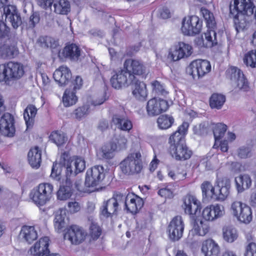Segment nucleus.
Masks as SVG:
<instances>
[{
  "label": "nucleus",
  "instance_id": "nucleus-7",
  "mask_svg": "<svg viewBox=\"0 0 256 256\" xmlns=\"http://www.w3.org/2000/svg\"><path fill=\"white\" fill-rule=\"evenodd\" d=\"M123 200V194L114 192L112 197L104 202L100 208L101 215L105 218H112L113 216L117 215L120 205L122 204Z\"/></svg>",
  "mask_w": 256,
  "mask_h": 256
},
{
  "label": "nucleus",
  "instance_id": "nucleus-35",
  "mask_svg": "<svg viewBox=\"0 0 256 256\" xmlns=\"http://www.w3.org/2000/svg\"><path fill=\"white\" fill-rule=\"evenodd\" d=\"M52 4L53 11L57 14L66 15L70 11V4L68 0H54Z\"/></svg>",
  "mask_w": 256,
  "mask_h": 256
},
{
  "label": "nucleus",
  "instance_id": "nucleus-11",
  "mask_svg": "<svg viewBox=\"0 0 256 256\" xmlns=\"http://www.w3.org/2000/svg\"><path fill=\"white\" fill-rule=\"evenodd\" d=\"M106 176V172L102 166H95L88 168L86 172L85 184L88 187L96 186L103 183Z\"/></svg>",
  "mask_w": 256,
  "mask_h": 256
},
{
  "label": "nucleus",
  "instance_id": "nucleus-10",
  "mask_svg": "<svg viewBox=\"0 0 256 256\" xmlns=\"http://www.w3.org/2000/svg\"><path fill=\"white\" fill-rule=\"evenodd\" d=\"M226 76L231 80L236 88L244 92L249 90V83L240 69L231 66L226 70Z\"/></svg>",
  "mask_w": 256,
  "mask_h": 256
},
{
  "label": "nucleus",
  "instance_id": "nucleus-36",
  "mask_svg": "<svg viewBox=\"0 0 256 256\" xmlns=\"http://www.w3.org/2000/svg\"><path fill=\"white\" fill-rule=\"evenodd\" d=\"M50 140L58 147L63 146L65 144L68 140L66 134L58 130L52 132L50 136Z\"/></svg>",
  "mask_w": 256,
  "mask_h": 256
},
{
  "label": "nucleus",
  "instance_id": "nucleus-46",
  "mask_svg": "<svg viewBox=\"0 0 256 256\" xmlns=\"http://www.w3.org/2000/svg\"><path fill=\"white\" fill-rule=\"evenodd\" d=\"M226 101V97L222 94H213L210 98V106L212 108L220 109Z\"/></svg>",
  "mask_w": 256,
  "mask_h": 256
},
{
  "label": "nucleus",
  "instance_id": "nucleus-38",
  "mask_svg": "<svg viewBox=\"0 0 256 256\" xmlns=\"http://www.w3.org/2000/svg\"><path fill=\"white\" fill-rule=\"evenodd\" d=\"M214 28H208L204 34L206 48H212L218 45L216 32Z\"/></svg>",
  "mask_w": 256,
  "mask_h": 256
},
{
  "label": "nucleus",
  "instance_id": "nucleus-26",
  "mask_svg": "<svg viewBox=\"0 0 256 256\" xmlns=\"http://www.w3.org/2000/svg\"><path fill=\"white\" fill-rule=\"evenodd\" d=\"M192 72H196L198 78L202 77L211 70V64L206 60L198 59L190 64Z\"/></svg>",
  "mask_w": 256,
  "mask_h": 256
},
{
  "label": "nucleus",
  "instance_id": "nucleus-27",
  "mask_svg": "<svg viewBox=\"0 0 256 256\" xmlns=\"http://www.w3.org/2000/svg\"><path fill=\"white\" fill-rule=\"evenodd\" d=\"M112 122L122 131L129 132L133 128L132 122L127 116L114 114L112 117Z\"/></svg>",
  "mask_w": 256,
  "mask_h": 256
},
{
  "label": "nucleus",
  "instance_id": "nucleus-14",
  "mask_svg": "<svg viewBox=\"0 0 256 256\" xmlns=\"http://www.w3.org/2000/svg\"><path fill=\"white\" fill-rule=\"evenodd\" d=\"M168 108L167 100L156 97L149 100L146 106L147 114L150 116H158L167 111Z\"/></svg>",
  "mask_w": 256,
  "mask_h": 256
},
{
  "label": "nucleus",
  "instance_id": "nucleus-5",
  "mask_svg": "<svg viewBox=\"0 0 256 256\" xmlns=\"http://www.w3.org/2000/svg\"><path fill=\"white\" fill-rule=\"evenodd\" d=\"M54 186L48 182H42L34 188L29 196L34 204L38 206H44L52 198Z\"/></svg>",
  "mask_w": 256,
  "mask_h": 256
},
{
  "label": "nucleus",
  "instance_id": "nucleus-41",
  "mask_svg": "<svg viewBox=\"0 0 256 256\" xmlns=\"http://www.w3.org/2000/svg\"><path fill=\"white\" fill-rule=\"evenodd\" d=\"M156 122L160 129L167 130L172 126L174 122V119L172 116L164 114L159 116Z\"/></svg>",
  "mask_w": 256,
  "mask_h": 256
},
{
  "label": "nucleus",
  "instance_id": "nucleus-21",
  "mask_svg": "<svg viewBox=\"0 0 256 256\" xmlns=\"http://www.w3.org/2000/svg\"><path fill=\"white\" fill-rule=\"evenodd\" d=\"M81 56L80 47L74 43L68 42L58 52V56L62 59H68L72 62H77Z\"/></svg>",
  "mask_w": 256,
  "mask_h": 256
},
{
  "label": "nucleus",
  "instance_id": "nucleus-17",
  "mask_svg": "<svg viewBox=\"0 0 256 256\" xmlns=\"http://www.w3.org/2000/svg\"><path fill=\"white\" fill-rule=\"evenodd\" d=\"M190 221L192 228L190 231L188 237L190 235L192 236H204L210 232V224L198 216H193V218L190 219Z\"/></svg>",
  "mask_w": 256,
  "mask_h": 256
},
{
  "label": "nucleus",
  "instance_id": "nucleus-8",
  "mask_svg": "<svg viewBox=\"0 0 256 256\" xmlns=\"http://www.w3.org/2000/svg\"><path fill=\"white\" fill-rule=\"evenodd\" d=\"M202 20L197 16L192 15L182 18L180 30L184 36H195L202 32Z\"/></svg>",
  "mask_w": 256,
  "mask_h": 256
},
{
  "label": "nucleus",
  "instance_id": "nucleus-20",
  "mask_svg": "<svg viewBox=\"0 0 256 256\" xmlns=\"http://www.w3.org/2000/svg\"><path fill=\"white\" fill-rule=\"evenodd\" d=\"M15 132L14 116L8 112L4 113L0 119V132L4 136L12 137Z\"/></svg>",
  "mask_w": 256,
  "mask_h": 256
},
{
  "label": "nucleus",
  "instance_id": "nucleus-62",
  "mask_svg": "<svg viewBox=\"0 0 256 256\" xmlns=\"http://www.w3.org/2000/svg\"><path fill=\"white\" fill-rule=\"evenodd\" d=\"M108 99L106 92L105 91L98 95L96 98L92 100V104L95 106H99L102 104Z\"/></svg>",
  "mask_w": 256,
  "mask_h": 256
},
{
  "label": "nucleus",
  "instance_id": "nucleus-2",
  "mask_svg": "<svg viewBox=\"0 0 256 256\" xmlns=\"http://www.w3.org/2000/svg\"><path fill=\"white\" fill-rule=\"evenodd\" d=\"M188 127V123L184 122L168 138V153L176 161H186L194 154L193 151L188 146L186 142Z\"/></svg>",
  "mask_w": 256,
  "mask_h": 256
},
{
  "label": "nucleus",
  "instance_id": "nucleus-61",
  "mask_svg": "<svg viewBox=\"0 0 256 256\" xmlns=\"http://www.w3.org/2000/svg\"><path fill=\"white\" fill-rule=\"evenodd\" d=\"M40 14L37 12H34L30 16L28 23V28H33L36 25L40 22Z\"/></svg>",
  "mask_w": 256,
  "mask_h": 256
},
{
  "label": "nucleus",
  "instance_id": "nucleus-19",
  "mask_svg": "<svg viewBox=\"0 0 256 256\" xmlns=\"http://www.w3.org/2000/svg\"><path fill=\"white\" fill-rule=\"evenodd\" d=\"M2 7L6 20L10 22L14 28H17L22 24V20L16 6L10 4L4 6V4L0 2V8Z\"/></svg>",
  "mask_w": 256,
  "mask_h": 256
},
{
  "label": "nucleus",
  "instance_id": "nucleus-43",
  "mask_svg": "<svg viewBox=\"0 0 256 256\" xmlns=\"http://www.w3.org/2000/svg\"><path fill=\"white\" fill-rule=\"evenodd\" d=\"M18 53V50L14 46L4 45L0 47V56L3 58H12Z\"/></svg>",
  "mask_w": 256,
  "mask_h": 256
},
{
  "label": "nucleus",
  "instance_id": "nucleus-64",
  "mask_svg": "<svg viewBox=\"0 0 256 256\" xmlns=\"http://www.w3.org/2000/svg\"><path fill=\"white\" fill-rule=\"evenodd\" d=\"M54 0H36L38 4L42 8L47 10L50 7Z\"/></svg>",
  "mask_w": 256,
  "mask_h": 256
},
{
  "label": "nucleus",
  "instance_id": "nucleus-30",
  "mask_svg": "<svg viewBox=\"0 0 256 256\" xmlns=\"http://www.w3.org/2000/svg\"><path fill=\"white\" fill-rule=\"evenodd\" d=\"M73 184L70 178L66 176L64 182H62L57 192L58 199L66 200L70 198L72 194Z\"/></svg>",
  "mask_w": 256,
  "mask_h": 256
},
{
  "label": "nucleus",
  "instance_id": "nucleus-9",
  "mask_svg": "<svg viewBox=\"0 0 256 256\" xmlns=\"http://www.w3.org/2000/svg\"><path fill=\"white\" fill-rule=\"evenodd\" d=\"M192 54V45L184 42H178L169 49L168 58L172 62H177L188 58Z\"/></svg>",
  "mask_w": 256,
  "mask_h": 256
},
{
  "label": "nucleus",
  "instance_id": "nucleus-40",
  "mask_svg": "<svg viewBox=\"0 0 256 256\" xmlns=\"http://www.w3.org/2000/svg\"><path fill=\"white\" fill-rule=\"evenodd\" d=\"M203 198L208 200H214L215 188L209 181H204L200 186Z\"/></svg>",
  "mask_w": 256,
  "mask_h": 256
},
{
  "label": "nucleus",
  "instance_id": "nucleus-24",
  "mask_svg": "<svg viewBox=\"0 0 256 256\" xmlns=\"http://www.w3.org/2000/svg\"><path fill=\"white\" fill-rule=\"evenodd\" d=\"M216 182L220 190L218 194L216 193L214 200L224 201L230 194V180L228 176H224L218 178Z\"/></svg>",
  "mask_w": 256,
  "mask_h": 256
},
{
  "label": "nucleus",
  "instance_id": "nucleus-29",
  "mask_svg": "<svg viewBox=\"0 0 256 256\" xmlns=\"http://www.w3.org/2000/svg\"><path fill=\"white\" fill-rule=\"evenodd\" d=\"M202 252L204 256H220V248L212 239H208L202 244Z\"/></svg>",
  "mask_w": 256,
  "mask_h": 256
},
{
  "label": "nucleus",
  "instance_id": "nucleus-31",
  "mask_svg": "<svg viewBox=\"0 0 256 256\" xmlns=\"http://www.w3.org/2000/svg\"><path fill=\"white\" fill-rule=\"evenodd\" d=\"M132 84H134V88L132 92L134 96L138 100H146L148 95L146 84L138 80H136Z\"/></svg>",
  "mask_w": 256,
  "mask_h": 256
},
{
  "label": "nucleus",
  "instance_id": "nucleus-59",
  "mask_svg": "<svg viewBox=\"0 0 256 256\" xmlns=\"http://www.w3.org/2000/svg\"><path fill=\"white\" fill-rule=\"evenodd\" d=\"M10 34V28L6 24L0 20V38L9 36Z\"/></svg>",
  "mask_w": 256,
  "mask_h": 256
},
{
  "label": "nucleus",
  "instance_id": "nucleus-28",
  "mask_svg": "<svg viewBox=\"0 0 256 256\" xmlns=\"http://www.w3.org/2000/svg\"><path fill=\"white\" fill-rule=\"evenodd\" d=\"M19 236L22 241L31 244L37 239L38 235L34 226L24 225L21 228Z\"/></svg>",
  "mask_w": 256,
  "mask_h": 256
},
{
  "label": "nucleus",
  "instance_id": "nucleus-6",
  "mask_svg": "<svg viewBox=\"0 0 256 256\" xmlns=\"http://www.w3.org/2000/svg\"><path fill=\"white\" fill-rule=\"evenodd\" d=\"M122 172L126 175H135L141 172L143 169L142 156L140 151L129 153L120 162Z\"/></svg>",
  "mask_w": 256,
  "mask_h": 256
},
{
  "label": "nucleus",
  "instance_id": "nucleus-50",
  "mask_svg": "<svg viewBox=\"0 0 256 256\" xmlns=\"http://www.w3.org/2000/svg\"><path fill=\"white\" fill-rule=\"evenodd\" d=\"M248 205L240 201H234L231 204L230 210L233 216L236 218Z\"/></svg>",
  "mask_w": 256,
  "mask_h": 256
},
{
  "label": "nucleus",
  "instance_id": "nucleus-57",
  "mask_svg": "<svg viewBox=\"0 0 256 256\" xmlns=\"http://www.w3.org/2000/svg\"><path fill=\"white\" fill-rule=\"evenodd\" d=\"M80 203L75 200H72L68 203V211L70 214L78 212L80 210Z\"/></svg>",
  "mask_w": 256,
  "mask_h": 256
},
{
  "label": "nucleus",
  "instance_id": "nucleus-52",
  "mask_svg": "<svg viewBox=\"0 0 256 256\" xmlns=\"http://www.w3.org/2000/svg\"><path fill=\"white\" fill-rule=\"evenodd\" d=\"M102 230L98 224L92 222L89 227V234L93 240H98L102 234Z\"/></svg>",
  "mask_w": 256,
  "mask_h": 256
},
{
  "label": "nucleus",
  "instance_id": "nucleus-45",
  "mask_svg": "<svg viewBox=\"0 0 256 256\" xmlns=\"http://www.w3.org/2000/svg\"><path fill=\"white\" fill-rule=\"evenodd\" d=\"M223 238L228 242H233L238 238V232L236 230L231 226H226L222 230Z\"/></svg>",
  "mask_w": 256,
  "mask_h": 256
},
{
  "label": "nucleus",
  "instance_id": "nucleus-53",
  "mask_svg": "<svg viewBox=\"0 0 256 256\" xmlns=\"http://www.w3.org/2000/svg\"><path fill=\"white\" fill-rule=\"evenodd\" d=\"M152 90L158 95L166 96L168 93L165 86L156 80L152 82Z\"/></svg>",
  "mask_w": 256,
  "mask_h": 256
},
{
  "label": "nucleus",
  "instance_id": "nucleus-60",
  "mask_svg": "<svg viewBox=\"0 0 256 256\" xmlns=\"http://www.w3.org/2000/svg\"><path fill=\"white\" fill-rule=\"evenodd\" d=\"M238 155L241 158H248L251 155V150L248 146H242L238 150Z\"/></svg>",
  "mask_w": 256,
  "mask_h": 256
},
{
  "label": "nucleus",
  "instance_id": "nucleus-54",
  "mask_svg": "<svg viewBox=\"0 0 256 256\" xmlns=\"http://www.w3.org/2000/svg\"><path fill=\"white\" fill-rule=\"evenodd\" d=\"M89 113V107L88 106L84 105L82 106L78 107L76 108L73 114L74 118L78 120H81L82 118H85Z\"/></svg>",
  "mask_w": 256,
  "mask_h": 256
},
{
  "label": "nucleus",
  "instance_id": "nucleus-51",
  "mask_svg": "<svg viewBox=\"0 0 256 256\" xmlns=\"http://www.w3.org/2000/svg\"><path fill=\"white\" fill-rule=\"evenodd\" d=\"M252 219V210L250 206H247L240 214L237 218L238 220L244 224H249Z\"/></svg>",
  "mask_w": 256,
  "mask_h": 256
},
{
  "label": "nucleus",
  "instance_id": "nucleus-12",
  "mask_svg": "<svg viewBox=\"0 0 256 256\" xmlns=\"http://www.w3.org/2000/svg\"><path fill=\"white\" fill-rule=\"evenodd\" d=\"M224 214V208L219 204L206 206L202 209L201 213L202 218L208 222H214L223 217Z\"/></svg>",
  "mask_w": 256,
  "mask_h": 256
},
{
  "label": "nucleus",
  "instance_id": "nucleus-44",
  "mask_svg": "<svg viewBox=\"0 0 256 256\" xmlns=\"http://www.w3.org/2000/svg\"><path fill=\"white\" fill-rule=\"evenodd\" d=\"M200 12L206 21L207 28H214L216 27V22L213 13L204 7L200 8Z\"/></svg>",
  "mask_w": 256,
  "mask_h": 256
},
{
  "label": "nucleus",
  "instance_id": "nucleus-15",
  "mask_svg": "<svg viewBox=\"0 0 256 256\" xmlns=\"http://www.w3.org/2000/svg\"><path fill=\"white\" fill-rule=\"evenodd\" d=\"M122 204L124 210L132 214H136L144 206L143 200L134 193L123 194Z\"/></svg>",
  "mask_w": 256,
  "mask_h": 256
},
{
  "label": "nucleus",
  "instance_id": "nucleus-47",
  "mask_svg": "<svg viewBox=\"0 0 256 256\" xmlns=\"http://www.w3.org/2000/svg\"><path fill=\"white\" fill-rule=\"evenodd\" d=\"M244 64L251 68H256V50H252L247 52L244 56Z\"/></svg>",
  "mask_w": 256,
  "mask_h": 256
},
{
  "label": "nucleus",
  "instance_id": "nucleus-23",
  "mask_svg": "<svg viewBox=\"0 0 256 256\" xmlns=\"http://www.w3.org/2000/svg\"><path fill=\"white\" fill-rule=\"evenodd\" d=\"M86 168L84 160L78 156H74L66 163V176L70 178L71 175L74 176L83 172Z\"/></svg>",
  "mask_w": 256,
  "mask_h": 256
},
{
  "label": "nucleus",
  "instance_id": "nucleus-16",
  "mask_svg": "<svg viewBox=\"0 0 256 256\" xmlns=\"http://www.w3.org/2000/svg\"><path fill=\"white\" fill-rule=\"evenodd\" d=\"M87 236V232L83 228L76 224L70 225L64 234V238L72 244L78 245L83 242Z\"/></svg>",
  "mask_w": 256,
  "mask_h": 256
},
{
  "label": "nucleus",
  "instance_id": "nucleus-13",
  "mask_svg": "<svg viewBox=\"0 0 256 256\" xmlns=\"http://www.w3.org/2000/svg\"><path fill=\"white\" fill-rule=\"evenodd\" d=\"M184 223L180 216H174L169 223L167 231L170 238L172 241L178 240L183 235Z\"/></svg>",
  "mask_w": 256,
  "mask_h": 256
},
{
  "label": "nucleus",
  "instance_id": "nucleus-58",
  "mask_svg": "<svg viewBox=\"0 0 256 256\" xmlns=\"http://www.w3.org/2000/svg\"><path fill=\"white\" fill-rule=\"evenodd\" d=\"M244 256H256V244L250 242L246 247Z\"/></svg>",
  "mask_w": 256,
  "mask_h": 256
},
{
  "label": "nucleus",
  "instance_id": "nucleus-42",
  "mask_svg": "<svg viewBox=\"0 0 256 256\" xmlns=\"http://www.w3.org/2000/svg\"><path fill=\"white\" fill-rule=\"evenodd\" d=\"M76 94V92L70 89L66 90L62 96V102L64 106H70L76 104L78 98Z\"/></svg>",
  "mask_w": 256,
  "mask_h": 256
},
{
  "label": "nucleus",
  "instance_id": "nucleus-1",
  "mask_svg": "<svg viewBox=\"0 0 256 256\" xmlns=\"http://www.w3.org/2000/svg\"><path fill=\"white\" fill-rule=\"evenodd\" d=\"M146 75V68L140 60L126 59L123 64V68L114 72L110 79L112 88L119 90L128 86L136 80V76L144 78Z\"/></svg>",
  "mask_w": 256,
  "mask_h": 256
},
{
  "label": "nucleus",
  "instance_id": "nucleus-63",
  "mask_svg": "<svg viewBox=\"0 0 256 256\" xmlns=\"http://www.w3.org/2000/svg\"><path fill=\"white\" fill-rule=\"evenodd\" d=\"M72 85L73 86V90H72L76 92L78 90H80L82 86L83 80L80 76H76L74 80L72 81Z\"/></svg>",
  "mask_w": 256,
  "mask_h": 256
},
{
  "label": "nucleus",
  "instance_id": "nucleus-22",
  "mask_svg": "<svg viewBox=\"0 0 256 256\" xmlns=\"http://www.w3.org/2000/svg\"><path fill=\"white\" fill-rule=\"evenodd\" d=\"M50 240L48 236H44L39 239L29 251L32 256H47L50 254L48 248Z\"/></svg>",
  "mask_w": 256,
  "mask_h": 256
},
{
  "label": "nucleus",
  "instance_id": "nucleus-37",
  "mask_svg": "<svg viewBox=\"0 0 256 256\" xmlns=\"http://www.w3.org/2000/svg\"><path fill=\"white\" fill-rule=\"evenodd\" d=\"M227 129V126L224 124L217 123L214 124L212 128L213 134L215 140L214 144L213 146L214 148L217 149L218 147V142L222 138L224 137Z\"/></svg>",
  "mask_w": 256,
  "mask_h": 256
},
{
  "label": "nucleus",
  "instance_id": "nucleus-39",
  "mask_svg": "<svg viewBox=\"0 0 256 256\" xmlns=\"http://www.w3.org/2000/svg\"><path fill=\"white\" fill-rule=\"evenodd\" d=\"M38 42L40 46L46 48L54 49L58 46V40L55 38L48 36H42L39 37Z\"/></svg>",
  "mask_w": 256,
  "mask_h": 256
},
{
  "label": "nucleus",
  "instance_id": "nucleus-25",
  "mask_svg": "<svg viewBox=\"0 0 256 256\" xmlns=\"http://www.w3.org/2000/svg\"><path fill=\"white\" fill-rule=\"evenodd\" d=\"M72 76L70 69L66 66H61L54 72L55 81L60 86H66L70 82Z\"/></svg>",
  "mask_w": 256,
  "mask_h": 256
},
{
  "label": "nucleus",
  "instance_id": "nucleus-56",
  "mask_svg": "<svg viewBox=\"0 0 256 256\" xmlns=\"http://www.w3.org/2000/svg\"><path fill=\"white\" fill-rule=\"evenodd\" d=\"M158 196L165 198H172L174 197L173 192L168 186L160 188L158 192Z\"/></svg>",
  "mask_w": 256,
  "mask_h": 256
},
{
  "label": "nucleus",
  "instance_id": "nucleus-49",
  "mask_svg": "<svg viewBox=\"0 0 256 256\" xmlns=\"http://www.w3.org/2000/svg\"><path fill=\"white\" fill-rule=\"evenodd\" d=\"M248 205L240 201H234L231 204L230 210L233 216L236 218Z\"/></svg>",
  "mask_w": 256,
  "mask_h": 256
},
{
  "label": "nucleus",
  "instance_id": "nucleus-3",
  "mask_svg": "<svg viewBox=\"0 0 256 256\" xmlns=\"http://www.w3.org/2000/svg\"><path fill=\"white\" fill-rule=\"evenodd\" d=\"M24 74V66L20 62L10 61L0 64V82L9 84L20 79Z\"/></svg>",
  "mask_w": 256,
  "mask_h": 256
},
{
  "label": "nucleus",
  "instance_id": "nucleus-34",
  "mask_svg": "<svg viewBox=\"0 0 256 256\" xmlns=\"http://www.w3.org/2000/svg\"><path fill=\"white\" fill-rule=\"evenodd\" d=\"M235 182L238 192H242L251 187L252 180L247 174H240L235 178Z\"/></svg>",
  "mask_w": 256,
  "mask_h": 256
},
{
  "label": "nucleus",
  "instance_id": "nucleus-4",
  "mask_svg": "<svg viewBox=\"0 0 256 256\" xmlns=\"http://www.w3.org/2000/svg\"><path fill=\"white\" fill-rule=\"evenodd\" d=\"M128 142L127 138L124 135L114 136L110 142L101 147L100 152L102 158L107 160L112 159L115 156L116 152L126 150Z\"/></svg>",
  "mask_w": 256,
  "mask_h": 256
},
{
  "label": "nucleus",
  "instance_id": "nucleus-55",
  "mask_svg": "<svg viewBox=\"0 0 256 256\" xmlns=\"http://www.w3.org/2000/svg\"><path fill=\"white\" fill-rule=\"evenodd\" d=\"M61 171V168H58V164L56 162H54L50 174L51 178L60 182L62 178Z\"/></svg>",
  "mask_w": 256,
  "mask_h": 256
},
{
  "label": "nucleus",
  "instance_id": "nucleus-32",
  "mask_svg": "<svg viewBox=\"0 0 256 256\" xmlns=\"http://www.w3.org/2000/svg\"><path fill=\"white\" fill-rule=\"evenodd\" d=\"M37 108L32 104H29L24 112V118L26 126V129H32L34 124Z\"/></svg>",
  "mask_w": 256,
  "mask_h": 256
},
{
  "label": "nucleus",
  "instance_id": "nucleus-18",
  "mask_svg": "<svg viewBox=\"0 0 256 256\" xmlns=\"http://www.w3.org/2000/svg\"><path fill=\"white\" fill-rule=\"evenodd\" d=\"M182 207L184 212L190 216V219L194 216H197L198 212H200L202 204L197 198L191 194H186L183 198Z\"/></svg>",
  "mask_w": 256,
  "mask_h": 256
},
{
  "label": "nucleus",
  "instance_id": "nucleus-33",
  "mask_svg": "<svg viewBox=\"0 0 256 256\" xmlns=\"http://www.w3.org/2000/svg\"><path fill=\"white\" fill-rule=\"evenodd\" d=\"M30 164L32 168H36L40 166L42 162V150L39 147L36 146L30 150L28 154Z\"/></svg>",
  "mask_w": 256,
  "mask_h": 256
},
{
  "label": "nucleus",
  "instance_id": "nucleus-48",
  "mask_svg": "<svg viewBox=\"0 0 256 256\" xmlns=\"http://www.w3.org/2000/svg\"><path fill=\"white\" fill-rule=\"evenodd\" d=\"M54 226L55 230L58 233H61L65 230V216L61 213L56 214L54 220Z\"/></svg>",
  "mask_w": 256,
  "mask_h": 256
}]
</instances>
